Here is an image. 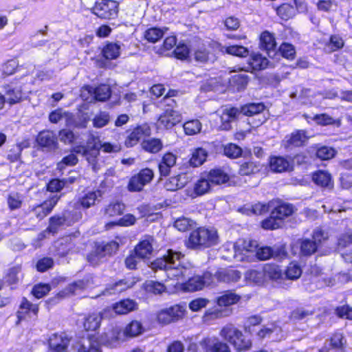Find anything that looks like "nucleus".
I'll return each instance as SVG.
<instances>
[{
    "label": "nucleus",
    "instance_id": "nucleus-1",
    "mask_svg": "<svg viewBox=\"0 0 352 352\" xmlns=\"http://www.w3.org/2000/svg\"><path fill=\"white\" fill-rule=\"evenodd\" d=\"M184 255L179 252L168 250L161 258H157L151 263L153 270H164L168 272V276L180 279L186 277L187 270L180 265V260Z\"/></svg>",
    "mask_w": 352,
    "mask_h": 352
},
{
    "label": "nucleus",
    "instance_id": "nucleus-2",
    "mask_svg": "<svg viewBox=\"0 0 352 352\" xmlns=\"http://www.w3.org/2000/svg\"><path fill=\"white\" fill-rule=\"evenodd\" d=\"M101 141L98 136L90 133L87 140V145H76L73 146L72 151L76 153H80L84 156L88 163L91 166L94 172H98L100 169V165L98 163V157L100 154L101 147Z\"/></svg>",
    "mask_w": 352,
    "mask_h": 352
},
{
    "label": "nucleus",
    "instance_id": "nucleus-3",
    "mask_svg": "<svg viewBox=\"0 0 352 352\" xmlns=\"http://www.w3.org/2000/svg\"><path fill=\"white\" fill-rule=\"evenodd\" d=\"M217 243L218 234L215 230L199 228L190 233L186 245L191 249H201L211 247Z\"/></svg>",
    "mask_w": 352,
    "mask_h": 352
},
{
    "label": "nucleus",
    "instance_id": "nucleus-4",
    "mask_svg": "<svg viewBox=\"0 0 352 352\" xmlns=\"http://www.w3.org/2000/svg\"><path fill=\"white\" fill-rule=\"evenodd\" d=\"M144 328L142 323L138 320H133L128 324L123 331L118 329H113L111 331V337L106 341V343L111 346H115L117 342H123L127 338L136 337L142 334Z\"/></svg>",
    "mask_w": 352,
    "mask_h": 352
},
{
    "label": "nucleus",
    "instance_id": "nucleus-5",
    "mask_svg": "<svg viewBox=\"0 0 352 352\" xmlns=\"http://www.w3.org/2000/svg\"><path fill=\"white\" fill-rule=\"evenodd\" d=\"M265 109V105L263 102H251L241 106V112H242V115L248 117H253L255 116H258L257 120L252 118L249 120V124H251L252 127H258L265 122L267 118L265 116L261 115Z\"/></svg>",
    "mask_w": 352,
    "mask_h": 352
},
{
    "label": "nucleus",
    "instance_id": "nucleus-6",
    "mask_svg": "<svg viewBox=\"0 0 352 352\" xmlns=\"http://www.w3.org/2000/svg\"><path fill=\"white\" fill-rule=\"evenodd\" d=\"M118 12V3L112 0H99L94 8V13L99 18L110 19L115 18Z\"/></svg>",
    "mask_w": 352,
    "mask_h": 352
},
{
    "label": "nucleus",
    "instance_id": "nucleus-7",
    "mask_svg": "<svg viewBox=\"0 0 352 352\" xmlns=\"http://www.w3.org/2000/svg\"><path fill=\"white\" fill-rule=\"evenodd\" d=\"M154 176L153 170L150 168H144L140 172L133 176L129 182L128 190L131 192H139L143 187L151 182Z\"/></svg>",
    "mask_w": 352,
    "mask_h": 352
},
{
    "label": "nucleus",
    "instance_id": "nucleus-8",
    "mask_svg": "<svg viewBox=\"0 0 352 352\" xmlns=\"http://www.w3.org/2000/svg\"><path fill=\"white\" fill-rule=\"evenodd\" d=\"M212 278V275L208 272L204 274L202 276H196L190 278L184 284V289L190 292L200 290L205 286H210L213 284Z\"/></svg>",
    "mask_w": 352,
    "mask_h": 352
},
{
    "label": "nucleus",
    "instance_id": "nucleus-9",
    "mask_svg": "<svg viewBox=\"0 0 352 352\" xmlns=\"http://www.w3.org/2000/svg\"><path fill=\"white\" fill-rule=\"evenodd\" d=\"M199 344L205 352H231L228 344L215 336L205 338Z\"/></svg>",
    "mask_w": 352,
    "mask_h": 352
},
{
    "label": "nucleus",
    "instance_id": "nucleus-10",
    "mask_svg": "<svg viewBox=\"0 0 352 352\" xmlns=\"http://www.w3.org/2000/svg\"><path fill=\"white\" fill-rule=\"evenodd\" d=\"M170 106V104H168ZM182 120L181 114L174 110L172 108L168 107L164 111V113L160 116L157 124L160 127H164L165 129H170L180 122Z\"/></svg>",
    "mask_w": 352,
    "mask_h": 352
},
{
    "label": "nucleus",
    "instance_id": "nucleus-11",
    "mask_svg": "<svg viewBox=\"0 0 352 352\" xmlns=\"http://www.w3.org/2000/svg\"><path fill=\"white\" fill-rule=\"evenodd\" d=\"M308 140L307 132L304 130H296L290 135L285 136L282 145L285 148L302 146Z\"/></svg>",
    "mask_w": 352,
    "mask_h": 352
},
{
    "label": "nucleus",
    "instance_id": "nucleus-12",
    "mask_svg": "<svg viewBox=\"0 0 352 352\" xmlns=\"http://www.w3.org/2000/svg\"><path fill=\"white\" fill-rule=\"evenodd\" d=\"M184 310L182 307L175 305L168 309H162L157 315V319L160 322L168 324L177 320L182 317Z\"/></svg>",
    "mask_w": 352,
    "mask_h": 352
},
{
    "label": "nucleus",
    "instance_id": "nucleus-13",
    "mask_svg": "<svg viewBox=\"0 0 352 352\" xmlns=\"http://www.w3.org/2000/svg\"><path fill=\"white\" fill-rule=\"evenodd\" d=\"M151 134V129L147 124H143L135 127L126 137L124 144L126 147H133L139 141Z\"/></svg>",
    "mask_w": 352,
    "mask_h": 352
},
{
    "label": "nucleus",
    "instance_id": "nucleus-14",
    "mask_svg": "<svg viewBox=\"0 0 352 352\" xmlns=\"http://www.w3.org/2000/svg\"><path fill=\"white\" fill-rule=\"evenodd\" d=\"M285 256L284 248L281 247H262L256 250V256L259 260L265 261L271 258H281Z\"/></svg>",
    "mask_w": 352,
    "mask_h": 352
},
{
    "label": "nucleus",
    "instance_id": "nucleus-15",
    "mask_svg": "<svg viewBox=\"0 0 352 352\" xmlns=\"http://www.w3.org/2000/svg\"><path fill=\"white\" fill-rule=\"evenodd\" d=\"M155 239L153 236H146L135 248V255L140 258H148L153 251Z\"/></svg>",
    "mask_w": 352,
    "mask_h": 352
},
{
    "label": "nucleus",
    "instance_id": "nucleus-16",
    "mask_svg": "<svg viewBox=\"0 0 352 352\" xmlns=\"http://www.w3.org/2000/svg\"><path fill=\"white\" fill-rule=\"evenodd\" d=\"M241 278V273L235 270H221L212 275V280L214 283L217 280L219 282L230 283L236 282Z\"/></svg>",
    "mask_w": 352,
    "mask_h": 352
},
{
    "label": "nucleus",
    "instance_id": "nucleus-17",
    "mask_svg": "<svg viewBox=\"0 0 352 352\" xmlns=\"http://www.w3.org/2000/svg\"><path fill=\"white\" fill-rule=\"evenodd\" d=\"M78 352H102L100 342L95 335H89L79 344Z\"/></svg>",
    "mask_w": 352,
    "mask_h": 352
},
{
    "label": "nucleus",
    "instance_id": "nucleus-18",
    "mask_svg": "<svg viewBox=\"0 0 352 352\" xmlns=\"http://www.w3.org/2000/svg\"><path fill=\"white\" fill-rule=\"evenodd\" d=\"M58 199L57 196H54L48 200H46L43 204L36 206L33 208L34 215L38 219H42L46 217L56 204Z\"/></svg>",
    "mask_w": 352,
    "mask_h": 352
},
{
    "label": "nucleus",
    "instance_id": "nucleus-19",
    "mask_svg": "<svg viewBox=\"0 0 352 352\" xmlns=\"http://www.w3.org/2000/svg\"><path fill=\"white\" fill-rule=\"evenodd\" d=\"M272 208L273 209L271 212L279 220H281V221L291 216L295 211V208L292 204L285 202L278 203L276 206L274 204Z\"/></svg>",
    "mask_w": 352,
    "mask_h": 352
},
{
    "label": "nucleus",
    "instance_id": "nucleus-20",
    "mask_svg": "<svg viewBox=\"0 0 352 352\" xmlns=\"http://www.w3.org/2000/svg\"><path fill=\"white\" fill-rule=\"evenodd\" d=\"M36 142L39 146L50 149L55 148L57 144L54 133L50 131H43L38 133Z\"/></svg>",
    "mask_w": 352,
    "mask_h": 352
},
{
    "label": "nucleus",
    "instance_id": "nucleus-21",
    "mask_svg": "<svg viewBox=\"0 0 352 352\" xmlns=\"http://www.w3.org/2000/svg\"><path fill=\"white\" fill-rule=\"evenodd\" d=\"M193 56L195 60L200 63H214L216 60L215 55L205 46L197 48Z\"/></svg>",
    "mask_w": 352,
    "mask_h": 352
},
{
    "label": "nucleus",
    "instance_id": "nucleus-22",
    "mask_svg": "<svg viewBox=\"0 0 352 352\" xmlns=\"http://www.w3.org/2000/svg\"><path fill=\"white\" fill-rule=\"evenodd\" d=\"M268 60L259 54H252L248 61V66L245 70H262L267 67Z\"/></svg>",
    "mask_w": 352,
    "mask_h": 352
},
{
    "label": "nucleus",
    "instance_id": "nucleus-23",
    "mask_svg": "<svg viewBox=\"0 0 352 352\" xmlns=\"http://www.w3.org/2000/svg\"><path fill=\"white\" fill-rule=\"evenodd\" d=\"M188 183V178L185 174H179L171 177L165 183V188L168 190L174 191L184 188Z\"/></svg>",
    "mask_w": 352,
    "mask_h": 352
},
{
    "label": "nucleus",
    "instance_id": "nucleus-24",
    "mask_svg": "<svg viewBox=\"0 0 352 352\" xmlns=\"http://www.w3.org/2000/svg\"><path fill=\"white\" fill-rule=\"evenodd\" d=\"M270 167L272 170L281 173L291 170L290 162L283 157H272L270 161Z\"/></svg>",
    "mask_w": 352,
    "mask_h": 352
},
{
    "label": "nucleus",
    "instance_id": "nucleus-25",
    "mask_svg": "<svg viewBox=\"0 0 352 352\" xmlns=\"http://www.w3.org/2000/svg\"><path fill=\"white\" fill-rule=\"evenodd\" d=\"M263 276L272 280H278L283 278V273L280 267L273 263L265 264L263 267Z\"/></svg>",
    "mask_w": 352,
    "mask_h": 352
},
{
    "label": "nucleus",
    "instance_id": "nucleus-26",
    "mask_svg": "<svg viewBox=\"0 0 352 352\" xmlns=\"http://www.w3.org/2000/svg\"><path fill=\"white\" fill-rule=\"evenodd\" d=\"M220 336L230 344L235 338L241 336V331L232 324H227L219 332Z\"/></svg>",
    "mask_w": 352,
    "mask_h": 352
},
{
    "label": "nucleus",
    "instance_id": "nucleus-27",
    "mask_svg": "<svg viewBox=\"0 0 352 352\" xmlns=\"http://www.w3.org/2000/svg\"><path fill=\"white\" fill-rule=\"evenodd\" d=\"M260 46L261 48L265 50L268 56H270V54L274 52L276 46L273 35L268 32H264L260 38Z\"/></svg>",
    "mask_w": 352,
    "mask_h": 352
},
{
    "label": "nucleus",
    "instance_id": "nucleus-28",
    "mask_svg": "<svg viewBox=\"0 0 352 352\" xmlns=\"http://www.w3.org/2000/svg\"><path fill=\"white\" fill-rule=\"evenodd\" d=\"M208 152L206 149L201 147L194 148L191 153L189 164L192 167H198L206 162Z\"/></svg>",
    "mask_w": 352,
    "mask_h": 352
},
{
    "label": "nucleus",
    "instance_id": "nucleus-29",
    "mask_svg": "<svg viewBox=\"0 0 352 352\" xmlns=\"http://www.w3.org/2000/svg\"><path fill=\"white\" fill-rule=\"evenodd\" d=\"M137 303L131 299H124L116 303L113 305V309L116 314H127L128 313L137 309Z\"/></svg>",
    "mask_w": 352,
    "mask_h": 352
},
{
    "label": "nucleus",
    "instance_id": "nucleus-30",
    "mask_svg": "<svg viewBox=\"0 0 352 352\" xmlns=\"http://www.w3.org/2000/svg\"><path fill=\"white\" fill-rule=\"evenodd\" d=\"M119 245L116 241H111L105 245H98L94 251L101 261L107 255H111L118 250Z\"/></svg>",
    "mask_w": 352,
    "mask_h": 352
},
{
    "label": "nucleus",
    "instance_id": "nucleus-31",
    "mask_svg": "<svg viewBox=\"0 0 352 352\" xmlns=\"http://www.w3.org/2000/svg\"><path fill=\"white\" fill-rule=\"evenodd\" d=\"M298 243L300 246V254L302 256H311L314 254L318 248L317 242H314L311 239H301L299 240Z\"/></svg>",
    "mask_w": 352,
    "mask_h": 352
},
{
    "label": "nucleus",
    "instance_id": "nucleus-32",
    "mask_svg": "<svg viewBox=\"0 0 352 352\" xmlns=\"http://www.w3.org/2000/svg\"><path fill=\"white\" fill-rule=\"evenodd\" d=\"M102 319L101 313H93L88 315L84 322V327L87 331H96L100 326Z\"/></svg>",
    "mask_w": 352,
    "mask_h": 352
},
{
    "label": "nucleus",
    "instance_id": "nucleus-33",
    "mask_svg": "<svg viewBox=\"0 0 352 352\" xmlns=\"http://www.w3.org/2000/svg\"><path fill=\"white\" fill-rule=\"evenodd\" d=\"M212 185L206 174H204L195 184L194 192L197 195H203L210 190Z\"/></svg>",
    "mask_w": 352,
    "mask_h": 352
},
{
    "label": "nucleus",
    "instance_id": "nucleus-34",
    "mask_svg": "<svg viewBox=\"0 0 352 352\" xmlns=\"http://www.w3.org/2000/svg\"><path fill=\"white\" fill-rule=\"evenodd\" d=\"M206 175L212 184H221L227 182L229 180V176L221 169H212Z\"/></svg>",
    "mask_w": 352,
    "mask_h": 352
},
{
    "label": "nucleus",
    "instance_id": "nucleus-35",
    "mask_svg": "<svg viewBox=\"0 0 352 352\" xmlns=\"http://www.w3.org/2000/svg\"><path fill=\"white\" fill-rule=\"evenodd\" d=\"M312 179L314 183L318 186L329 188H333L331 175L325 171L320 170L314 173Z\"/></svg>",
    "mask_w": 352,
    "mask_h": 352
},
{
    "label": "nucleus",
    "instance_id": "nucleus-36",
    "mask_svg": "<svg viewBox=\"0 0 352 352\" xmlns=\"http://www.w3.org/2000/svg\"><path fill=\"white\" fill-rule=\"evenodd\" d=\"M49 345L52 352H66V342L62 335L54 334L49 339Z\"/></svg>",
    "mask_w": 352,
    "mask_h": 352
},
{
    "label": "nucleus",
    "instance_id": "nucleus-37",
    "mask_svg": "<svg viewBox=\"0 0 352 352\" xmlns=\"http://www.w3.org/2000/svg\"><path fill=\"white\" fill-rule=\"evenodd\" d=\"M220 51L222 53H226L239 57H245L249 54V51L246 47L239 45L220 46Z\"/></svg>",
    "mask_w": 352,
    "mask_h": 352
},
{
    "label": "nucleus",
    "instance_id": "nucleus-38",
    "mask_svg": "<svg viewBox=\"0 0 352 352\" xmlns=\"http://www.w3.org/2000/svg\"><path fill=\"white\" fill-rule=\"evenodd\" d=\"M240 296L232 291H226L217 298V303L219 306H230L236 303Z\"/></svg>",
    "mask_w": 352,
    "mask_h": 352
},
{
    "label": "nucleus",
    "instance_id": "nucleus-39",
    "mask_svg": "<svg viewBox=\"0 0 352 352\" xmlns=\"http://www.w3.org/2000/svg\"><path fill=\"white\" fill-rule=\"evenodd\" d=\"M94 93L93 95L94 102H104L108 100L111 95V90L109 85H101L97 87H94Z\"/></svg>",
    "mask_w": 352,
    "mask_h": 352
},
{
    "label": "nucleus",
    "instance_id": "nucleus-40",
    "mask_svg": "<svg viewBox=\"0 0 352 352\" xmlns=\"http://www.w3.org/2000/svg\"><path fill=\"white\" fill-rule=\"evenodd\" d=\"M120 45L113 43H107L102 50V56L107 60L116 59L120 56Z\"/></svg>",
    "mask_w": 352,
    "mask_h": 352
},
{
    "label": "nucleus",
    "instance_id": "nucleus-41",
    "mask_svg": "<svg viewBox=\"0 0 352 352\" xmlns=\"http://www.w3.org/2000/svg\"><path fill=\"white\" fill-rule=\"evenodd\" d=\"M142 148L149 153H157L163 147L162 141L160 139L152 138L144 140L141 144Z\"/></svg>",
    "mask_w": 352,
    "mask_h": 352
},
{
    "label": "nucleus",
    "instance_id": "nucleus-42",
    "mask_svg": "<svg viewBox=\"0 0 352 352\" xmlns=\"http://www.w3.org/2000/svg\"><path fill=\"white\" fill-rule=\"evenodd\" d=\"M258 243L253 240H239L234 245L235 251H241L246 252H252L257 250Z\"/></svg>",
    "mask_w": 352,
    "mask_h": 352
},
{
    "label": "nucleus",
    "instance_id": "nucleus-43",
    "mask_svg": "<svg viewBox=\"0 0 352 352\" xmlns=\"http://www.w3.org/2000/svg\"><path fill=\"white\" fill-rule=\"evenodd\" d=\"M78 136L75 135L72 131H67V141L73 144L70 148V153L67 155V165H75L78 162V158L76 155L77 153L72 151L73 146L78 145ZM79 154L81 155L80 153Z\"/></svg>",
    "mask_w": 352,
    "mask_h": 352
},
{
    "label": "nucleus",
    "instance_id": "nucleus-44",
    "mask_svg": "<svg viewBox=\"0 0 352 352\" xmlns=\"http://www.w3.org/2000/svg\"><path fill=\"white\" fill-rule=\"evenodd\" d=\"M125 209L124 204L120 202H114L109 204L105 210L104 214L107 217H113L118 215H121Z\"/></svg>",
    "mask_w": 352,
    "mask_h": 352
},
{
    "label": "nucleus",
    "instance_id": "nucleus-45",
    "mask_svg": "<svg viewBox=\"0 0 352 352\" xmlns=\"http://www.w3.org/2000/svg\"><path fill=\"white\" fill-rule=\"evenodd\" d=\"M167 28H151L144 33V38L151 43L158 41L164 34Z\"/></svg>",
    "mask_w": 352,
    "mask_h": 352
},
{
    "label": "nucleus",
    "instance_id": "nucleus-46",
    "mask_svg": "<svg viewBox=\"0 0 352 352\" xmlns=\"http://www.w3.org/2000/svg\"><path fill=\"white\" fill-rule=\"evenodd\" d=\"M5 97L9 104H13L21 101L22 91L19 87L10 88V86H8Z\"/></svg>",
    "mask_w": 352,
    "mask_h": 352
},
{
    "label": "nucleus",
    "instance_id": "nucleus-47",
    "mask_svg": "<svg viewBox=\"0 0 352 352\" xmlns=\"http://www.w3.org/2000/svg\"><path fill=\"white\" fill-rule=\"evenodd\" d=\"M248 76L245 74H236L232 76L230 82L238 91L244 89L248 83Z\"/></svg>",
    "mask_w": 352,
    "mask_h": 352
},
{
    "label": "nucleus",
    "instance_id": "nucleus-48",
    "mask_svg": "<svg viewBox=\"0 0 352 352\" xmlns=\"http://www.w3.org/2000/svg\"><path fill=\"white\" fill-rule=\"evenodd\" d=\"M277 14L284 20H287L296 14V9L290 4L283 3L276 8Z\"/></svg>",
    "mask_w": 352,
    "mask_h": 352
},
{
    "label": "nucleus",
    "instance_id": "nucleus-49",
    "mask_svg": "<svg viewBox=\"0 0 352 352\" xmlns=\"http://www.w3.org/2000/svg\"><path fill=\"white\" fill-rule=\"evenodd\" d=\"M132 286V283L127 284V282L121 280L113 285L108 286L102 293V295H108L120 292Z\"/></svg>",
    "mask_w": 352,
    "mask_h": 352
},
{
    "label": "nucleus",
    "instance_id": "nucleus-50",
    "mask_svg": "<svg viewBox=\"0 0 352 352\" xmlns=\"http://www.w3.org/2000/svg\"><path fill=\"white\" fill-rule=\"evenodd\" d=\"M201 123L198 120H192L186 122L184 124V130L188 135H193L200 133L201 130Z\"/></svg>",
    "mask_w": 352,
    "mask_h": 352
},
{
    "label": "nucleus",
    "instance_id": "nucleus-51",
    "mask_svg": "<svg viewBox=\"0 0 352 352\" xmlns=\"http://www.w3.org/2000/svg\"><path fill=\"white\" fill-rule=\"evenodd\" d=\"M231 344L236 351H241L250 349L252 345V342L249 339L246 338L242 331H241V336H239V338H235Z\"/></svg>",
    "mask_w": 352,
    "mask_h": 352
},
{
    "label": "nucleus",
    "instance_id": "nucleus-52",
    "mask_svg": "<svg viewBox=\"0 0 352 352\" xmlns=\"http://www.w3.org/2000/svg\"><path fill=\"white\" fill-rule=\"evenodd\" d=\"M313 120L318 124L322 126H327L330 124L340 125V121L334 120L331 116L326 114L321 113L316 115Z\"/></svg>",
    "mask_w": 352,
    "mask_h": 352
},
{
    "label": "nucleus",
    "instance_id": "nucleus-53",
    "mask_svg": "<svg viewBox=\"0 0 352 352\" xmlns=\"http://www.w3.org/2000/svg\"><path fill=\"white\" fill-rule=\"evenodd\" d=\"M282 225L283 221L274 216L272 212H271L270 217L263 220L261 223L262 228L266 230L278 229L280 228Z\"/></svg>",
    "mask_w": 352,
    "mask_h": 352
},
{
    "label": "nucleus",
    "instance_id": "nucleus-54",
    "mask_svg": "<svg viewBox=\"0 0 352 352\" xmlns=\"http://www.w3.org/2000/svg\"><path fill=\"white\" fill-rule=\"evenodd\" d=\"M65 219L61 217H52L50 218V223L49 227L46 230H45L43 233H41L39 236H41V239H43L45 236V234L46 232H51L52 234H55L58 232V228L63 226Z\"/></svg>",
    "mask_w": 352,
    "mask_h": 352
},
{
    "label": "nucleus",
    "instance_id": "nucleus-55",
    "mask_svg": "<svg viewBox=\"0 0 352 352\" xmlns=\"http://www.w3.org/2000/svg\"><path fill=\"white\" fill-rule=\"evenodd\" d=\"M258 171H259V164L253 162H248L240 166L239 173L241 175H248L254 174Z\"/></svg>",
    "mask_w": 352,
    "mask_h": 352
},
{
    "label": "nucleus",
    "instance_id": "nucleus-56",
    "mask_svg": "<svg viewBox=\"0 0 352 352\" xmlns=\"http://www.w3.org/2000/svg\"><path fill=\"white\" fill-rule=\"evenodd\" d=\"M110 121V116L108 112L100 111L93 119V126L96 128L105 126Z\"/></svg>",
    "mask_w": 352,
    "mask_h": 352
},
{
    "label": "nucleus",
    "instance_id": "nucleus-57",
    "mask_svg": "<svg viewBox=\"0 0 352 352\" xmlns=\"http://www.w3.org/2000/svg\"><path fill=\"white\" fill-rule=\"evenodd\" d=\"M302 274L300 266L296 263H290L285 271V276L288 279H298Z\"/></svg>",
    "mask_w": 352,
    "mask_h": 352
},
{
    "label": "nucleus",
    "instance_id": "nucleus-58",
    "mask_svg": "<svg viewBox=\"0 0 352 352\" xmlns=\"http://www.w3.org/2000/svg\"><path fill=\"white\" fill-rule=\"evenodd\" d=\"M224 154L230 158H236L242 153V149L234 144H229L225 146Z\"/></svg>",
    "mask_w": 352,
    "mask_h": 352
},
{
    "label": "nucleus",
    "instance_id": "nucleus-59",
    "mask_svg": "<svg viewBox=\"0 0 352 352\" xmlns=\"http://www.w3.org/2000/svg\"><path fill=\"white\" fill-rule=\"evenodd\" d=\"M314 311L305 308H298L294 310L291 314V318L294 320H302L305 318L313 315Z\"/></svg>",
    "mask_w": 352,
    "mask_h": 352
},
{
    "label": "nucleus",
    "instance_id": "nucleus-60",
    "mask_svg": "<svg viewBox=\"0 0 352 352\" xmlns=\"http://www.w3.org/2000/svg\"><path fill=\"white\" fill-rule=\"evenodd\" d=\"M193 224V221L186 217H181L175 221V227L181 232H186L190 229Z\"/></svg>",
    "mask_w": 352,
    "mask_h": 352
},
{
    "label": "nucleus",
    "instance_id": "nucleus-61",
    "mask_svg": "<svg viewBox=\"0 0 352 352\" xmlns=\"http://www.w3.org/2000/svg\"><path fill=\"white\" fill-rule=\"evenodd\" d=\"M97 193L96 192H89L79 201L80 206L85 208H89L95 204L97 199Z\"/></svg>",
    "mask_w": 352,
    "mask_h": 352
},
{
    "label": "nucleus",
    "instance_id": "nucleus-62",
    "mask_svg": "<svg viewBox=\"0 0 352 352\" xmlns=\"http://www.w3.org/2000/svg\"><path fill=\"white\" fill-rule=\"evenodd\" d=\"M52 252L59 256H65L66 255V239L62 238L55 241Z\"/></svg>",
    "mask_w": 352,
    "mask_h": 352
},
{
    "label": "nucleus",
    "instance_id": "nucleus-63",
    "mask_svg": "<svg viewBox=\"0 0 352 352\" xmlns=\"http://www.w3.org/2000/svg\"><path fill=\"white\" fill-rule=\"evenodd\" d=\"M146 289L149 292L159 294L165 290V286L161 283L149 280L146 283Z\"/></svg>",
    "mask_w": 352,
    "mask_h": 352
},
{
    "label": "nucleus",
    "instance_id": "nucleus-64",
    "mask_svg": "<svg viewBox=\"0 0 352 352\" xmlns=\"http://www.w3.org/2000/svg\"><path fill=\"white\" fill-rule=\"evenodd\" d=\"M352 243V230L349 229L344 233L340 235L338 239V245L345 248Z\"/></svg>",
    "mask_w": 352,
    "mask_h": 352
}]
</instances>
